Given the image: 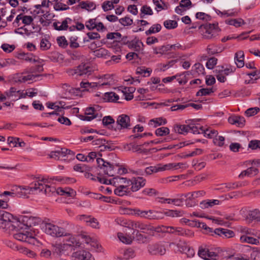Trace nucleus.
<instances>
[{
  "mask_svg": "<svg viewBox=\"0 0 260 260\" xmlns=\"http://www.w3.org/2000/svg\"><path fill=\"white\" fill-rule=\"evenodd\" d=\"M51 44L46 39H42L40 42V48L42 50H47L50 48Z\"/></svg>",
  "mask_w": 260,
  "mask_h": 260,
  "instance_id": "nucleus-62",
  "label": "nucleus"
},
{
  "mask_svg": "<svg viewBox=\"0 0 260 260\" xmlns=\"http://www.w3.org/2000/svg\"><path fill=\"white\" fill-rule=\"evenodd\" d=\"M205 194L204 190L196 191L191 192H188L185 194H181V197H184L186 198V201L194 200L199 197H203Z\"/></svg>",
  "mask_w": 260,
  "mask_h": 260,
  "instance_id": "nucleus-26",
  "label": "nucleus"
},
{
  "mask_svg": "<svg viewBox=\"0 0 260 260\" xmlns=\"http://www.w3.org/2000/svg\"><path fill=\"white\" fill-rule=\"evenodd\" d=\"M214 233L223 238H230L235 235L234 232L230 230L223 228H217L214 230Z\"/></svg>",
  "mask_w": 260,
  "mask_h": 260,
  "instance_id": "nucleus-22",
  "label": "nucleus"
},
{
  "mask_svg": "<svg viewBox=\"0 0 260 260\" xmlns=\"http://www.w3.org/2000/svg\"><path fill=\"white\" fill-rule=\"evenodd\" d=\"M219 203L220 201L218 200H207L201 202L200 207L204 209L212 207L216 205H219Z\"/></svg>",
  "mask_w": 260,
  "mask_h": 260,
  "instance_id": "nucleus-34",
  "label": "nucleus"
},
{
  "mask_svg": "<svg viewBox=\"0 0 260 260\" xmlns=\"http://www.w3.org/2000/svg\"><path fill=\"white\" fill-rule=\"evenodd\" d=\"M25 188H26V187H16L15 189H12L11 191H5L1 194V196H9L11 197L17 196L19 197L27 198L29 193L27 192Z\"/></svg>",
  "mask_w": 260,
  "mask_h": 260,
  "instance_id": "nucleus-12",
  "label": "nucleus"
},
{
  "mask_svg": "<svg viewBox=\"0 0 260 260\" xmlns=\"http://www.w3.org/2000/svg\"><path fill=\"white\" fill-rule=\"evenodd\" d=\"M13 237L16 240L28 243L33 245H38L39 242L35 237V233L29 231V229L25 226L24 224L20 221L14 224Z\"/></svg>",
  "mask_w": 260,
  "mask_h": 260,
  "instance_id": "nucleus-1",
  "label": "nucleus"
},
{
  "mask_svg": "<svg viewBox=\"0 0 260 260\" xmlns=\"http://www.w3.org/2000/svg\"><path fill=\"white\" fill-rule=\"evenodd\" d=\"M251 235L240 236V241L241 243H245L252 245H258L259 241L258 239L253 238Z\"/></svg>",
  "mask_w": 260,
  "mask_h": 260,
  "instance_id": "nucleus-30",
  "label": "nucleus"
},
{
  "mask_svg": "<svg viewBox=\"0 0 260 260\" xmlns=\"http://www.w3.org/2000/svg\"><path fill=\"white\" fill-rule=\"evenodd\" d=\"M56 190L57 189L53 186L45 185V186H44V189L43 191H41V192H43L46 195L50 196L54 193H56Z\"/></svg>",
  "mask_w": 260,
  "mask_h": 260,
  "instance_id": "nucleus-53",
  "label": "nucleus"
},
{
  "mask_svg": "<svg viewBox=\"0 0 260 260\" xmlns=\"http://www.w3.org/2000/svg\"><path fill=\"white\" fill-rule=\"evenodd\" d=\"M193 70L199 75L204 74L205 69L204 66L200 63H196L192 67Z\"/></svg>",
  "mask_w": 260,
  "mask_h": 260,
  "instance_id": "nucleus-63",
  "label": "nucleus"
},
{
  "mask_svg": "<svg viewBox=\"0 0 260 260\" xmlns=\"http://www.w3.org/2000/svg\"><path fill=\"white\" fill-rule=\"evenodd\" d=\"M236 70V69L235 67L231 65L227 66L225 68H224L223 66H217L216 67L217 72H219L220 71L223 72L226 76L234 73Z\"/></svg>",
  "mask_w": 260,
  "mask_h": 260,
  "instance_id": "nucleus-37",
  "label": "nucleus"
},
{
  "mask_svg": "<svg viewBox=\"0 0 260 260\" xmlns=\"http://www.w3.org/2000/svg\"><path fill=\"white\" fill-rule=\"evenodd\" d=\"M117 236L119 240L124 244H130L133 241V239L131 236L124 235L122 233H118Z\"/></svg>",
  "mask_w": 260,
  "mask_h": 260,
  "instance_id": "nucleus-46",
  "label": "nucleus"
},
{
  "mask_svg": "<svg viewBox=\"0 0 260 260\" xmlns=\"http://www.w3.org/2000/svg\"><path fill=\"white\" fill-rule=\"evenodd\" d=\"M73 260H94V257L88 251L81 250L75 252L72 254Z\"/></svg>",
  "mask_w": 260,
  "mask_h": 260,
  "instance_id": "nucleus-16",
  "label": "nucleus"
},
{
  "mask_svg": "<svg viewBox=\"0 0 260 260\" xmlns=\"http://www.w3.org/2000/svg\"><path fill=\"white\" fill-rule=\"evenodd\" d=\"M167 122V121L166 118L158 117L150 120L148 124L153 127H156L161 125H165Z\"/></svg>",
  "mask_w": 260,
  "mask_h": 260,
  "instance_id": "nucleus-32",
  "label": "nucleus"
},
{
  "mask_svg": "<svg viewBox=\"0 0 260 260\" xmlns=\"http://www.w3.org/2000/svg\"><path fill=\"white\" fill-rule=\"evenodd\" d=\"M117 182L126 183L130 187L131 192H135L143 187L146 184V180L141 177H134L132 179H127L123 177H115L113 178Z\"/></svg>",
  "mask_w": 260,
  "mask_h": 260,
  "instance_id": "nucleus-4",
  "label": "nucleus"
},
{
  "mask_svg": "<svg viewBox=\"0 0 260 260\" xmlns=\"http://www.w3.org/2000/svg\"><path fill=\"white\" fill-rule=\"evenodd\" d=\"M104 99L109 102H116L119 100V95L115 92H106L104 95Z\"/></svg>",
  "mask_w": 260,
  "mask_h": 260,
  "instance_id": "nucleus-39",
  "label": "nucleus"
},
{
  "mask_svg": "<svg viewBox=\"0 0 260 260\" xmlns=\"http://www.w3.org/2000/svg\"><path fill=\"white\" fill-rule=\"evenodd\" d=\"M161 26L159 24H155L152 25L148 30L145 31V34L147 36L150 35L152 34H155L160 31Z\"/></svg>",
  "mask_w": 260,
  "mask_h": 260,
  "instance_id": "nucleus-50",
  "label": "nucleus"
},
{
  "mask_svg": "<svg viewBox=\"0 0 260 260\" xmlns=\"http://www.w3.org/2000/svg\"><path fill=\"white\" fill-rule=\"evenodd\" d=\"M12 214L3 210H0V229L5 231H11L14 229V224L19 222Z\"/></svg>",
  "mask_w": 260,
  "mask_h": 260,
  "instance_id": "nucleus-3",
  "label": "nucleus"
},
{
  "mask_svg": "<svg viewBox=\"0 0 260 260\" xmlns=\"http://www.w3.org/2000/svg\"><path fill=\"white\" fill-rule=\"evenodd\" d=\"M242 184L239 183L238 182H229L226 183H224V186L228 188V191L231 189H234L237 188L238 187H241Z\"/></svg>",
  "mask_w": 260,
  "mask_h": 260,
  "instance_id": "nucleus-61",
  "label": "nucleus"
},
{
  "mask_svg": "<svg viewBox=\"0 0 260 260\" xmlns=\"http://www.w3.org/2000/svg\"><path fill=\"white\" fill-rule=\"evenodd\" d=\"M81 88H83V90H89L95 87H98L96 82L89 83L88 82L82 81L80 84Z\"/></svg>",
  "mask_w": 260,
  "mask_h": 260,
  "instance_id": "nucleus-45",
  "label": "nucleus"
},
{
  "mask_svg": "<svg viewBox=\"0 0 260 260\" xmlns=\"http://www.w3.org/2000/svg\"><path fill=\"white\" fill-rule=\"evenodd\" d=\"M203 134L204 136L210 139H214L218 135V132L211 127L204 128Z\"/></svg>",
  "mask_w": 260,
  "mask_h": 260,
  "instance_id": "nucleus-41",
  "label": "nucleus"
},
{
  "mask_svg": "<svg viewBox=\"0 0 260 260\" xmlns=\"http://www.w3.org/2000/svg\"><path fill=\"white\" fill-rule=\"evenodd\" d=\"M123 184H120L117 186L114 190L115 194L122 197L124 195H127L131 193L130 187L126 183H123Z\"/></svg>",
  "mask_w": 260,
  "mask_h": 260,
  "instance_id": "nucleus-18",
  "label": "nucleus"
},
{
  "mask_svg": "<svg viewBox=\"0 0 260 260\" xmlns=\"http://www.w3.org/2000/svg\"><path fill=\"white\" fill-rule=\"evenodd\" d=\"M157 212L151 210L148 211H144V213L142 215V218H146L148 219H155L156 218Z\"/></svg>",
  "mask_w": 260,
  "mask_h": 260,
  "instance_id": "nucleus-57",
  "label": "nucleus"
},
{
  "mask_svg": "<svg viewBox=\"0 0 260 260\" xmlns=\"http://www.w3.org/2000/svg\"><path fill=\"white\" fill-rule=\"evenodd\" d=\"M93 55L98 58L108 59L111 56V53L105 48H101L93 51Z\"/></svg>",
  "mask_w": 260,
  "mask_h": 260,
  "instance_id": "nucleus-31",
  "label": "nucleus"
},
{
  "mask_svg": "<svg viewBox=\"0 0 260 260\" xmlns=\"http://www.w3.org/2000/svg\"><path fill=\"white\" fill-rule=\"evenodd\" d=\"M189 132L193 134H203L204 127L199 124H188Z\"/></svg>",
  "mask_w": 260,
  "mask_h": 260,
  "instance_id": "nucleus-42",
  "label": "nucleus"
},
{
  "mask_svg": "<svg viewBox=\"0 0 260 260\" xmlns=\"http://www.w3.org/2000/svg\"><path fill=\"white\" fill-rule=\"evenodd\" d=\"M43 231L53 237L67 236V233L64 229L51 223H45L42 225Z\"/></svg>",
  "mask_w": 260,
  "mask_h": 260,
  "instance_id": "nucleus-6",
  "label": "nucleus"
},
{
  "mask_svg": "<svg viewBox=\"0 0 260 260\" xmlns=\"http://www.w3.org/2000/svg\"><path fill=\"white\" fill-rule=\"evenodd\" d=\"M101 114L99 111V107L95 106L87 108L85 111V115L83 116L82 119L85 121H91L98 117H101Z\"/></svg>",
  "mask_w": 260,
  "mask_h": 260,
  "instance_id": "nucleus-9",
  "label": "nucleus"
},
{
  "mask_svg": "<svg viewBox=\"0 0 260 260\" xmlns=\"http://www.w3.org/2000/svg\"><path fill=\"white\" fill-rule=\"evenodd\" d=\"M148 250L152 255H164L166 253V248L164 245L159 243H156L149 245L148 247Z\"/></svg>",
  "mask_w": 260,
  "mask_h": 260,
  "instance_id": "nucleus-14",
  "label": "nucleus"
},
{
  "mask_svg": "<svg viewBox=\"0 0 260 260\" xmlns=\"http://www.w3.org/2000/svg\"><path fill=\"white\" fill-rule=\"evenodd\" d=\"M22 221L23 222L22 223L24 224L25 226H26V228L29 229V227L35 226L40 223L41 220L40 218L36 217L24 216L22 218Z\"/></svg>",
  "mask_w": 260,
  "mask_h": 260,
  "instance_id": "nucleus-20",
  "label": "nucleus"
},
{
  "mask_svg": "<svg viewBox=\"0 0 260 260\" xmlns=\"http://www.w3.org/2000/svg\"><path fill=\"white\" fill-rule=\"evenodd\" d=\"M135 89L133 87H125L121 92L124 96V99L127 101H129L134 98L133 93Z\"/></svg>",
  "mask_w": 260,
  "mask_h": 260,
  "instance_id": "nucleus-36",
  "label": "nucleus"
},
{
  "mask_svg": "<svg viewBox=\"0 0 260 260\" xmlns=\"http://www.w3.org/2000/svg\"><path fill=\"white\" fill-rule=\"evenodd\" d=\"M48 178L43 176L38 178V180L32 183L30 186H26L25 189L29 194L40 193L44 189V186L49 183Z\"/></svg>",
  "mask_w": 260,
  "mask_h": 260,
  "instance_id": "nucleus-7",
  "label": "nucleus"
},
{
  "mask_svg": "<svg viewBox=\"0 0 260 260\" xmlns=\"http://www.w3.org/2000/svg\"><path fill=\"white\" fill-rule=\"evenodd\" d=\"M153 14L151 8L149 6L144 5L141 8L140 17L141 18H143L145 15H152Z\"/></svg>",
  "mask_w": 260,
  "mask_h": 260,
  "instance_id": "nucleus-44",
  "label": "nucleus"
},
{
  "mask_svg": "<svg viewBox=\"0 0 260 260\" xmlns=\"http://www.w3.org/2000/svg\"><path fill=\"white\" fill-rule=\"evenodd\" d=\"M9 246L14 249H16L20 253L26 255L29 257L33 258L36 255V254L35 253V252L30 249H28L27 248L16 246L14 244L11 243H10V245H9Z\"/></svg>",
  "mask_w": 260,
  "mask_h": 260,
  "instance_id": "nucleus-21",
  "label": "nucleus"
},
{
  "mask_svg": "<svg viewBox=\"0 0 260 260\" xmlns=\"http://www.w3.org/2000/svg\"><path fill=\"white\" fill-rule=\"evenodd\" d=\"M96 162L98 167L100 169V173H103L108 176L113 177L117 174H125L127 172L125 168L114 166L101 158H97Z\"/></svg>",
  "mask_w": 260,
  "mask_h": 260,
  "instance_id": "nucleus-2",
  "label": "nucleus"
},
{
  "mask_svg": "<svg viewBox=\"0 0 260 260\" xmlns=\"http://www.w3.org/2000/svg\"><path fill=\"white\" fill-rule=\"evenodd\" d=\"M225 22L226 23H227L228 24L233 25L236 27H239L244 24V21L241 19H233L226 20Z\"/></svg>",
  "mask_w": 260,
  "mask_h": 260,
  "instance_id": "nucleus-55",
  "label": "nucleus"
},
{
  "mask_svg": "<svg viewBox=\"0 0 260 260\" xmlns=\"http://www.w3.org/2000/svg\"><path fill=\"white\" fill-rule=\"evenodd\" d=\"M143 43L139 40L132 41L129 44V47L136 51L139 52L143 50Z\"/></svg>",
  "mask_w": 260,
  "mask_h": 260,
  "instance_id": "nucleus-43",
  "label": "nucleus"
},
{
  "mask_svg": "<svg viewBox=\"0 0 260 260\" xmlns=\"http://www.w3.org/2000/svg\"><path fill=\"white\" fill-rule=\"evenodd\" d=\"M19 90H17L15 87H11L5 93L7 99L10 100L12 101H15L18 100Z\"/></svg>",
  "mask_w": 260,
  "mask_h": 260,
  "instance_id": "nucleus-29",
  "label": "nucleus"
},
{
  "mask_svg": "<svg viewBox=\"0 0 260 260\" xmlns=\"http://www.w3.org/2000/svg\"><path fill=\"white\" fill-rule=\"evenodd\" d=\"M56 194L66 197H73L75 196L76 192L70 187H66L64 188L59 187L57 188Z\"/></svg>",
  "mask_w": 260,
  "mask_h": 260,
  "instance_id": "nucleus-25",
  "label": "nucleus"
},
{
  "mask_svg": "<svg viewBox=\"0 0 260 260\" xmlns=\"http://www.w3.org/2000/svg\"><path fill=\"white\" fill-rule=\"evenodd\" d=\"M217 59L215 57H211L206 62V67L209 69H212L217 64Z\"/></svg>",
  "mask_w": 260,
  "mask_h": 260,
  "instance_id": "nucleus-64",
  "label": "nucleus"
},
{
  "mask_svg": "<svg viewBox=\"0 0 260 260\" xmlns=\"http://www.w3.org/2000/svg\"><path fill=\"white\" fill-rule=\"evenodd\" d=\"M168 51H169V50L167 45L153 48V52L155 54L162 55Z\"/></svg>",
  "mask_w": 260,
  "mask_h": 260,
  "instance_id": "nucleus-48",
  "label": "nucleus"
},
{
  "mask_svg": "<svg viewBox=\"0 0 260 260\" xmlns=\"http://www.w3.org/2000/svg\"><path fill=\"white\" fill-rule=\"evenodd\" d=\"M235 62L237 67L239 68L244 67V53L242 51H239L235 53L234 57Z\"/></svg>",
  "mask_w": 260,
  "mask_h": 260,
  "instance_id": "nucleus-28",
  "label": "nucleus"
},
{
  "mask_svg": "<svg viewBox=\"0 0 260 260\" xmlns=\"http://www.w3.org/2000/svg\"><path fill=\"white\" fill-rule=\"evenodd\" d=\"M78 7L87 11H91L95 9L96 5L93 2L82 1L79 3Z\"/></svg>",
  "mask_w": 260,
  "mask_h": 260,
  "instance_id": "nucleus-40",
  "label": "nucleus"
},
{
  "mask_svg": "<svg viewBox=\"0 0 260 260\" xmlns=\"http://www.w3.org/2000/svg\"><path fill=\"white\" fill-rule=\"evenodd\" d=\"M123 258L126 259L132 258L136 256L135 250L131 248H127L123 251Z\"/></svg>",
  "mask_w": 260,
  "mask_h": 260,
  "instance_id": "nucleus-54",
  "label": "nucleus"
},
{
  "mask_svg": "<svg viewBox=\"0 0 260 260\" xmlns=\"http://www.w3.org/2000/svg\"><path fill=\"white\" fill-rule=\"evenodd\" d=\"M64 245L72 247H79L80 245V236H73L67 233Z\"/></svg>",
  "mask_w": 260,
  "mask_h": 260,
  "instance_id": "nucleus-19",
  "label": "nucleus"
},
{
  "mask_svg": "<svg viewBox=\"0 0 260 260\" xmlns=\"http://www.w3.org/2000/svg\"><path fill=\"white\" fill-rule=\"evenodd\" d=\"M131 126L130 118L128 116L124 114L119 115L116 120V131L129 129Z\"/></svg>",
  "mask_w": 260,
  "mask_h": 260,
  "instance_id": "nucleus-11",
  "label": "nucleus"
},
{
  "mask_svg": "<svg viewBox=\"0 0 260 260\" xmlns=\"http://www.w3.org/2000/svg\"><path fill=\"white\" fill-rule=\"evenodd\" d=\"M228 121L230 123L240 127H243L245 123V118L239 116H231L229 118Z\"/></svg>",
  "mask_w": 260,
  "mask_h": 260,
  "instance_id": "nucleus-23",
  "label": "nucleus"
},
{
  "mask_svg": "<svg viewBox=\"0 0 260 260\" xmlns=\"http://www.w3.org/2000/svg\"><path fill=\"white\" fill-rule=\"evenodd\" d=\"M90 72L89 67L85 63H82L74 69H69L66 71L69 76L76 77L87 74Z\"/></svg>",
  "mask_w": 260,
  "mask_h": 260,
  "instance_id": "nucleus-8",
  "label": "nucleus"
},
{
  "mask_svg": "<svg viewBox=\"0 0 260 260\" xmlns=\"http://www.w3.org/2000/svg\"><path fill=\"white\" fill-rule=\"evenodd\" d=\"M174 131L179 134L185 135L189 132V127L188 125H181L176 124L174 126Z\"/></svg>",
  "mask_w": 260,
  "mask_h": 260,
  "instance_id": "nucleus-33",
  "label": "nucleus"
},
{
  "mask_svg": "<svg viewBox=\"0 0 260 260\" xmlns=\"http://www.w3.org/2000/svg\"><path fill=\"white\" fill-rule=\"evenodd\" d=\"M92 144L93 145L98 146L101 148V151H104L106 149L111 150V147L108 145H106V140L102 138H98L94 137L92 140Z\"/></svg>",
  "mask_w": 260,
  "mask_h": 260,
  "instance_id": "nucleus-27",
  "label": "nucleus"
},
{
  "mask_svg": "<svg viewBox=\"0 0 260 260\" xmlns=\"http://www.w3.org/2000/svg\"><path fill=\"white\" fill-rule=\"evenodd\" d=\"M259 171L257 168L252 166L246 170L243 171L239 175V178H243L245 176L251 177L256 175Z\"/></svg>",
  "mask_w": 260,
  "mask_h": 260,
  "instance_id": "nucleus-24",
  "label": "nucleus"
},
{
  "mask_svg": "<svg viewBox=\"0 0 260 260\" xmlns=\"http://www.w3.org/2000/svg\"><path fill=\"white\" fill-rule=\"evenodd\" d=\"M80 238L82 239L83 242L90 247H89L88 248H90L91 250H96L98 251L101 250V246L99 245L98 241L91 238L89 236L81 235L80 236Z\"/></svg>",
  "mask_w": 260,
  "mask_h": 260,
  "instance_id": "nucleus-15",
  "label": "nucleus"
},
{
  "mask_svg": "<svg viewBox=\"0 0 260 260\" xmlns=\"http://www.w3.org/2000/svg\"><path fill=\"white\" fill-rule=\"evenodd\" d=\"M170 133V129L167 127L162 126L157 128L155 131V134L158 137L166 136Z\"/></svg>",
  "mask_w": 260,
  "mask_h": 260,
  "instance_id": "nucleus-47",
  "label": "nucleus"
},
{
  "mask_svg": "<svg viewBox=\"0 0 260 260\" xmlns=\"http://www.w3.org/2000/svg\"><path fill=\"white\" fill-rule=\"evenodd\" d=\"M248 216L252 220L260 221V210L258 209L250 211L248 213Z\"/></svg>",
  "mask_w": 260,
  "mask_h": 260,
  "instance_id": "nucleus-51",
  "label": "nucleus"
},
{
  "mask_svg": "<svg viewBox=\"0 0 260 260\" xmlns=\"http://www.w3.org/2000/svg\"><path fill=\"white\" fill-rule=\"evenodd\" d=\"M77 219L79 220L86 222L88 225H90L93 228H100L99 222H98V220L94 217H92L90 216H86L85 215H81L78 216Z\"/></svg>",
  "mask_w": 260,
  "mask_h": 260,
  "instance_id": "nucleus-17",
  "label": "nucleus"
},
{
  "mask_svg": "<svg viewBox=\"0 0 260 260\" xmlns=\"http://www.w3.org/2000/svg\"><path fill=\"white\" fill-rule=\"evenodd\" d=\"M238 232L241 234V236L255 235L253 230L246 226H241L238 229Z\"/></svg>",
  "mask_w": 260,
  "mask_h": 260,
  "instance_id": "nucleus-49",
  "label": "nucleus"
},
{
  "mask_svg": "<svg viewBox=\"0 0 260 260\" xmlns=\"http://www.w3.org/2000/svg\"><path fill=\"white\" fill-rule=\"evenodd\" d=\"M164 25L168 29H172L177 27L178 23L175 20L168 19L164 22Z\"/></svg>",
  "mask_w": 260,
  "mask_h": 260,
  "instance_id": "nucleus-52",
  "label": "nucleus"
},
{
  "mask_svg": "<svg viewBox=\"0 0 260 260\" xmlns=\"http://www.w3.org/2000/svg\"><path fill=\"white\" fill-rule=\"evenodd\" d=\"M113 82V78L110 75H105L98 82H96L98 87L105 85H110Z\"/></svg>",
  "mask_w": 260,
  "mask_h": 260,
  "instance_id": "nucleus-35",
  "label": "nucleus"
},
{
  "mask_svg": "<svg viewBox=\"0 0 260 260\" xmlns=\"http://www.w3.org/2000/svg\"><path fill=\"white\" fill-rule=\"evenodd\" d=\"M102 8L104 12L111 10L114 8V5L110 1H105L102 5Z\"/></svg>",
  "mask_w": 260,
  "mask_h": 260,
  "instance_id": "nucleus-59",
  "label": "nucleus"
},
{
  "mask_svg": "<svg viewBox=\"0 0 260 260\" xmlns=\"http://www.w3.org/2000/svg\"><path fill=\"white\" fill-rule=\"evenodd\" d=\"M248 147L252 150L260 149V141L257 140H251L249 142Z\"/></svg>",
  "mask_w": 260,
  "mask_h": 260,
  "instance_id": "nucleus-60",
  "label": "nucleus"
},
{
  "mask_svg": "<svg viewBox=\"0 0 260 260\" xmlns=\"http://www.w3.org/2000/svg\"><path fill=\"white\" fill-rule=\"evenodd\" d=\"M199 256L205 260H216L218 257L217 253L213 249L206 247H200L198 251Z\"/></svg>",
  "mask_w": 260,
  "mask_h": 260,
  "instance_id": "nucleus-10",
  "label": "nucleus"
},
{
  "mask_svg": "<svg viewBox=\"0 0 260 260\" xmlns=\"http://www.w3.org/2000/svg\"><path fill=\"white\" fill-rule=\"evenodd\" d=\"M73 20L67 17L61 21H56L53 23L52 26L54 28L58 31L66 30L70 25L72 24Z\"/></svg>",
  "mask_w": 260,
  "mask_h": 260,
  "instance_id": "nucleus-13",
  "label": "nucleus"
},
{
  "mask_svg": "<svg viewBox=\"0 0 260 260\" xmlns=\"http://www.w3.org/2000/svg\"><path fill=\"white\" fill-rule=\"evenodd\" d=\"M37 76L34 75L32 74H22L18 77V79L16 80V82L24 83L26 81L33 80Z\"/></svg>",
  "mask_w": 260,
  "mask_h": 260,
  "instance_id": "nucleus-38",
  "label": "nucleus"
},
{
  "mask_svg": "<svg viewBox=\"0 0 260 260\" xmlns=\"http://www.w3.org/2000/svg\"><path fill=\"white\" fill-rule=\"evenodd\" d=\"M115 221L117 224H119L123 226L126 227L129 229H131V228L129 227L131 222H133V220L124 219L121 218L116 219Z\"/></svg>",
  "mask_w": 260,
  "mask_h": 260,
  "instance_id": "nucleus-58",
  "label": "nucleus"
},
{
  "mask_svg": "<svg viewBox=\"0 0 260 260\" xmlns=\"http://www.w3.org/2000/svg\"><path fill=\"white\" fill-rule=\"evenodd\" d=\"M130 224L131 229L134 230L133 235L136 236L138 240H140L141 238H143V236L139 233L140 232L148 233L154 231V228L152 226L140 221L133 220V222H131Z\"/></svg>",
  "mask_w": 260,
  "mask_h": 260,
  "instance_id": "nucleus-5",
  "label": "nucleus"
},
{
  "mask_svg": "<svg viewBox=\"0 0 260 260\" xmlns=\"http://www.w3.org/2000/svg\"><path fill=\"white\" fill-rule=\"evenodd\" d=\"M21 58L29 62H35L37 61V59H36L35 57L30 53H22L20 54Z\"/></svg>",
  "mask_w": 260,
  "mask_h": 260,
  "instance_id": "nucleus-56",
  "label": "nucleus"
}]
</instances>
